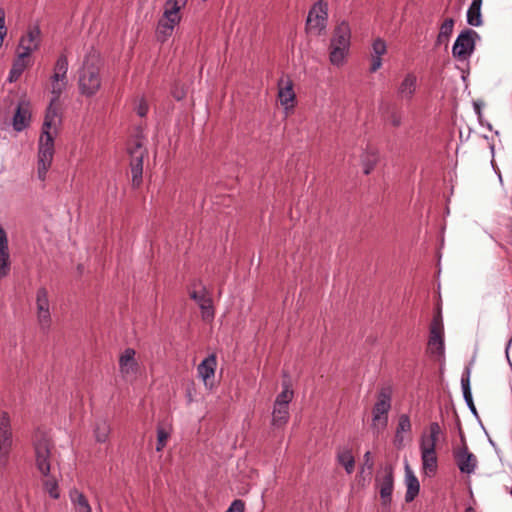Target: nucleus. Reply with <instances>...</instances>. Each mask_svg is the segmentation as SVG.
Listing matches in <instances>:
<instances>
[{"label":"nucleus","mask_w":512,"mask_h":512,"mask_svg":"<svg viewBox=\"0 0 512 512\" xmlns=\"http://www.w3.org/2000/svg\"><path fill=\"white\" fill-rule=\"evenodd\" d=\"M52 98L46 109L41 135L38 141L37 176L44 181L54 157V140L61 123L59 99L67 89L68 81H50Z\"/></svg>","instance_id":"obj_1"},{"label":"nucleus","mask_w":512,"mask_h":512,"mask_svg":"<svg viewBox=\"0 0 512 512\" xmlns=\"http://www.w3.org/2000/svg\"><path fill=\"white\" fill-rule=\"evenodd\" d=\"M102 60L98 53L86 55L78 75V90L86 98L96 96L102 88Z\"/></svg>","instance_id":"obj_2"},{"label":"nucleus","mask_w":512,"mask_h":512,"mask_svg":"<svg viewBox=\"0 0 512 512\" xmlns=\"http://www.w3.org/2000/svg\"><path fill=\"white\" fill-rule=\"evenodd\" d=\"M442 430L438 422H431L428 431L422 432L419 439L422 474L433 477L438 469L437 442Z\"/></svg>","instance_id":"obj_3"},{"label":"nucleus","mask_w":512,"mask_h":512,"mask_svg":"<svg viewBox=\"0 0 512 512\" xmlns=\"http://www.w3.org/2000/svg\"><path fill=\"white\" fill-rule=\"evenodd\" d=\"M35 464L37 470L45 477L49 476L51 469V451L53 444L50 436L38 429L32 436Z\"/></svg>","instance_id":"obj_4"},{"label":"nucleus","mask_w":512,"mask_h":512,"mask_svg":"<svg viewBox=\"0 0 512 512\" xmlns=\"http://www.w3.org/2000/svg\"><path fill=\"white\" fill-rule=\"evenodd\" d=\"M127 152L130 156L132 185L139 187L142 183L143 159L147 156L144 137L141 135L132 137L127 144Z\"/></svg>","instance_id":"obj_5"},{"label":"nucleus","mask_w":512,"mask_h":512,"mask_svg":"<svg viewBox=\"0 0 512 512\" xmlns=\"http://www.w3.org/2000/svg\"><path fill=\"white\" fill-rule=\"evenodd\" d=\"M392 404V390L390 387L382 388L372 408V428L378 433L385 430L388 425V414Z\"/></svg>","instance_id":"obj_6"},{"label":"nucleus","mask_w":512,"mask_h":512,"mask_svg":"<svg viewBox=\"0 0 512 512\" xmlns=\"http://www.w3.org/2000/svg\"><path fill=\"white\" fill-rule=\"evenodd\" d=\"M183 7L164 4V11L158 20L156 27V38L164 43L170 38L176 26L181 21V10Z\"/></svg>","instance_id":"obj_7"},{"label":"nucleus","mask_w":512,"mask_h":512,"mask_svg":"<svg viewBox=\"0 0 512 512\" xmlns=\"http://www.w3.org/2000/svg\"><path fill=\"white\" fill-rule=\"evenodd\" d=\"M294 396L293 390L290 389L288 383H283V390L277 395L273 410L271 424L275 428L284 427L290 418L289 404Z\"/></svg>","instance_id":"obj_8"},{"label":"nucleus","mask_w":512,"mask_h":512,"mask_svg":"<svg viewBox=\"0 0 512 512\" xmlns=\"http://www.w3.org/2000/svg\"><path fill=\"white\" fill-rule=\"evenodd\" d=\"M428 352L439 361L445 359L444 325L440 314L433 317L429 329Z\"/></svg>","instance_id":"obj_9"},{"label":"nucleus","mask_w":512,"mask_h":512,"mask_svg":"<svg viewBox=\"0 0 512 512\" xmlns=\"http://www.w3.org/2000/svg\"><path fill=\"white\" fill-rule=\"evenodd\" d=\"M479 37L478 33L472 29L463 30L456 38L452 55L459 61H466L470 58L475 49V41Z\"/></svg>","instance_id":"obj_10"},{"label":"nucleus","mask_w":512,"mask_h":512,"mask_svg":"<svg viewBox=\"0 0 512 512\" xmlns=\"http://www.w3.org/2000/svg\"><path fill=\"white\" fill-rule=\"evenodd\" d=\"M328 18L327 4L323 1L316 2L310 9L307 21L306 29L309 33L314 35H321L326 29Z\"/></svg>","instance_id":"obj_11"},{"label":"nucleus","mask_w":512,"mask_h":512,"mask_svg":"<svg viewBox=\"0 0 512 512\" xmlns=\"http://www.w3.org/2000/svg\"><path fill=\"white\" fill-rule=\"evenodd\" d=\"M37 323L43 332H48L52 325L50 302L46 288L41 287L36 292Z\"/></svg>","instance_id":"obj_12"},{"label":"nucleus","mask_w":512,"mask_h":512,"mask_svg":"<svg viewBox=\"0 0 512 512\" xmlns=\"http://www.w3.org/2000/svg\"><path fill=\"white\" fill-rule=\"evenodd\" d=\"M196 285L197 282H194L191 286L196 288ZM189 296L198 304L203 320L209 321L214 318L212 298L210 297L209 292L205 286H201L199 290L190 289Z\"/></svg>","instance_id":"obj_13"},{"label":"nucleus","mask_w":512,"mask_h":512,"mask_svg":"<svg viewBox=\"0 0 512 512\" xmlns=\"http://www.w3.org/2000/svg\"><path fill=\"white\" fill-rule=\"evenodd\" d=\"M41 45V29L38 24L30 25L18 44V52L30 56Z\"/></svg>","instance_id":"obj_14"},{"label":"nucleus","mask_w":512,"mask_h":512,"mask_svg":"<svg viewBox=\"0 0 512 512\" xmlns=\"http://www.w3.org/2000/svg\"><path fill=\"white\" fill-rule=\"evenodd\" d=\"M454 459L461 473L470 475L475 472L478 461L466 444L454 451Z\"/></svg>","instance_id":"obj_15"},{"label":"nucleus","mask_w":512,"mask_h":512,"mask_svg":"<svg viewBox=\"0 0 512 512\" xmlns=\"http://www.w3.org/2000/svg\"><path fill=\"white\" fill-rule=\"evenodd\" d=\"M376 486L379 488V493L382 501V505L389 506L392 501V492L394 487L393 471L390 467H386L383 470L381 476H377Z\"/></svg>","instance_id":"obj_16"},{"label":"nucleus","mask_w":512,"mask_h":512,"mask_svg":"<svg viewBox=\"0 0 512 512\" xmlns=\"http://www.w3.org/2000/svg\"><path fill=\"white\" fill-rule=\"evenodd\" d=\"M135 355L133 348H126L119 357V372L124 379L134 378L138 373L139 365Z\"/></svg>","instance_id":"obj_17"},{"label":"nucleus","mask_w":512,"mask_h":512,"mask_svg":"<svg viewBox=\"0 0 512 512\" xmlns=\"http://www.w3.org/2000/svg\"><path fill=\"white\" fill-rule=\"evenodd\" d=\"M30 122V103L25 100L20 101L12 117V127L16 132H22L30 126Z\"/></svg>","instance_id":"obj_18"},{"label":"nucleus","mask_w":512,"mask_h":512,"mask_svg":"<svg viewBox=\"0 0 512 512\" xmlns=\"http://www.w3.org/2000/svg\"><path fill=\"white\" fill-rule=\"evenodd\" d=\"M12 446V429L10 417L7 412L0 416V454L8 455Z\"/></svg>","instance_id":"obj_19"},{"label":"nucleus","mask_w":512,"mask_h":512,"mask_svg":"<svg viewBox=\"0 0 512 512\" xmlns=\"http://www.w3.org/2000/svg\"><path fill=\"white\" fill-rule=\"evenodd\" d=\"M417 87V76L412 72L407 73L397 87V97L400 100L411 101L416 93Z\"/></svg>","instance_id":"obj_20"},{"label":"nucleus","mask_w":512,"mask_h":512,"mask_svg":"<svg viewBox=\"0 0 512 512\" xmlns=\"http://www.w3.org/2000/svg\"><path fill=\"white\" fill-rule=\"evenodd\" d=\"M351 45V28L348 22H340L334 29L330 46L349 48Z\"/></svg>","instance_id":"obj_21"},{"label":"nucleus","mask_w":512,"mask_h":512,"mask_svg":"<svg viewBox=\"0 0 512 512\" xmlns=\"http://www.w3.org/2000/svg\"><path fill=\"white\" fill-rule=\"evenodd\" d=\"M405 485H406V494L405 501L412 502L420 491V483L410 465L406 462L405 464Z\"/></svg>","instance_id":"obj_22"},{"label":"nucleus","mask_w":512,"mask_h":512,"mask_svg":"<svg viewBox=\"0 0 512 512\" xmlns=\"http://www.w3.org/2000/svg\"><path fill=\"white\" fill-rule=\"evenodd\" d=\"M387 52L386 42L382 38H377L372 43L371 66L369 71L375 73L382 66V56Z\"/></svg>","instance_id":"obj_23"},{"label":"nucleus","mask_w":512,"mask_h":512,"mask_svg":"<svg viewBox=\"0 0 512 512\" xmlns=\"http://www.w3.org/2000/svg\"><path fill=\"white\" fill-rule=\"evenodd\" d=\"M217 367L216 356L211 354L201 361L197 367L198 376L203 380L205 386H208L209 380L215 375Z\"/></svg>","instance_id":"obj_24"},{"label":"nucleus","mask_w":512,"mask_h":512,"mask_svg":"<svg viewBox=\"0 0 512 512\" xmlns=\"http://www.w3.org/2000/svg\"><path fill=\"white\" fill-rule=\"evenodd\" d=\"M412 430L411 420L408 414H401L398 417V422L394 435V445L396 448L401 449L404 446V434L410 433Z\"/></svg>","instance_id":"obj_25"},{"label":"nucleus","mask_w":512,"mask_h":512,"mask_svg":"<svg viewBox=\"0 0 512 512\" xmlns=\"http://www.w3.org/2000/svg\"><path fill=\"white\" fill-rule=\"evenodd\" d=\"M279 102L285 109H288L293 106V102L295 100V93L293 90V83L291 80H281L279 82V91H278Z\"/></svg>","instance_id":"obj_26"},{"label":"nucleus","mask_w":512,"mask_h":512,"mask_svg":"<svg viewBox=\"0 0 512 512\" xmlns=\"http://www.w3.org/2000/svg\"><path fill=\"white\" fill-rule=\"evenodd\" d=\"M68 66L69 64L66 55L61 54L55 62L50 81H68Z\"/></svg>","instance_id":"obj_27"},{"label":"nucleus","mask_w":512,"mask_h":512,"mask_svg":"<svg viewBox=\"0 0 512 512\" xmlns=\"http://www.w3.org/2000/svg\"><path fill=\"white\" fill-rule=\"evenodd\" d=\"M482 0H472L467 10V23L473 27H479L482 25V14H481Z\"/></svg>","instance_id":"obj_28"},{"label":"nucleus","mask_w":512,"mask_h":512,"mask_svg":"<svg viewBox=\"0 0 512 512\" xmlns=\"http://www.w3.org/2000/svg\"><path fill=\"white\" fill-rule=\"evenodd\" d=\"M69 497L76 512H92V508L87 497L78 489L74 488L70 490Z\"/></svg>","instance_id":"obj_29"},{"label":"nucleus","mask_w":512,"mask_h":512,"mask_svg":"<svg viewBox=\"0 0 512 512\" xmlns=\"http://www.w3.org/2000/svg\"><path fill=\"white\" fill-rule=\"evenodd\" d=\"M337 462L342 465L347 474H351L355 468V459L349 448H339L337 450Z\"/></svg>","instance_id":"obj_30"},{"label":"nucleus","mask_w":512,"mask_h":512,"mask_svg":"<svg viewBox=\"0 0 512 512\" xmlns=\"http://www.w3.org/2000/svg\"><path fill=\"white\" fill-rule=\"evenodd\" d=\"M349 48L329 46V61L333 66L342 67L349 54Z\"/></svg>","instance_id":"obj_31"},{"label":"nucleus","mask_w":512,"mask_h":512,"mask_svg":"<svg viewBox=\"0 0 512 512\" xmlns=\"http://www.w3.org/2000/svg\"><path fill=\"white\" fill-rule=\"evenodd\" d=\"M461 386H462L464 400H465L467 406L470 408V410L475 414L476 408L474 406L473 398H472V394H471L470 369L469 368H467L465 371V374L462 375Z\"/></svg>","instance_id":"obj_32"},{"label":"nucleus","mask_w":512,"mask_h":512,"mask_svg":"<svg viewBox=\"0 0 512 512\" xmlns=\"http://www.w3.org/2000/svg\"><path fill=\"white\" fill-rule=\"evenodd\" d=\"M111 428L105 419H99L95 422L94 436L97 442L104 443L108 440Z\"/></svg>","instance_id":"obj_33"},{"label":"nucleus","mask_w":512,"mask_h":512,"mask_svg":"<svg viewBox=\"0 0 512 512\" xmlns=\"http://www.w3.org/2000/svg\"><path fill=\"white\" fill-rule=\"evenodd\" d=\"M454 28V19L447 18L441 25L439 34L437 36V44L447 42L451 36Z\"/></svg>","instance_id":"obj_34"},{"label":"nucleus","mask_w":512,"mask_h":512,"mask_svg":"<svg viewBox=\"0 0 512 512\" xmlns=\"http://www.w3.org/2000/svg\"><path fill=\"white\" fill-rule=\"evenodd\" d=\"M378 161V155L375 152H367L362 159L363 172L368 175L374 169Z\"/></svg>","instance_id":"obj_35"},{"label":"nucleus","mask_w":512,"mask_h":512,"mask_svg":"<svg viewBox=\"0 0 512 512\" xmlns=\"http://www.w3.org/2000/svg\"><path fill=\"white\" fill-rule=\"evenodd\" d=\"M170 436V432L163 427L157 428V445L156 451H161L166 446L167 440Z\"/></svg>","instance_id":"obj_36"},{"label":"nucleus","mask_w":512,"mask_h":512,"mask_svg":"<svg viewBox=\"0 0 512 512\" xmlns=\"http://www.w3.org/2000/svg\"><path fill=\"white\" fill-rule=\"evenodd\" d=\"M29 57L30 56H28L26 54L18 52L17 57L14 60L12 67L14 69H16L17 71H19L20 73H23L24 70L28 66V59H29Z\"/></svg>","instance_id":"obj_37"},{"label":"nucleus","mask_w":512,"mask_h":512,"mask_svg":"<svg viewBox=\"0 0 512 512\" xmlns=\"http://www.w3.org/2000/svg\"><path fill=\"white\" fill-rule=\"evenodd\" d=\"M44 488L53 499L59 498L60 494H59L58 482L56 479H47L44 482Z\"/></svg>","instance_id":"obj_38"},{"label":"nucleus","mask_w":512,"mask_h":512,"mask_svg":"<svg viewBox=\"0 0 512 512\" xmlns=\"http://www.w3.org/2000/svg\"><path fill=\"white\" fill-rule=\"evenodd\" d=\"M10 271L9 253L0 254V279L8 275Z\"/></svg>","instance_id":"obj_39"},{"label":"nucleus","mask_w":512,"mask_h":512,"mask_svg":"<svg viewBox=\"0 0 512 512\" xmlns=\"http://www.w3.org/2000/svg\"><path fill=\"white\" fill-rule=\"evenodd\" d=\"M148 110H149V108H148V104H147L146 100L144 98H140L135 107V111H136L137 115L140 117H145L148 113Z\"/></svg>","instance_id":"obj_40"},{"label":"nucleus","mask_w":512,"mask_h":512,"mask_svg":"<svg viewBox=\"0 0 512 512\" xmlns=\"http://www.w3.org/2000/svg\"><path fill=\"white\" fill-rule=\"evenodd\" d=\"M9 253L8 239L4 228L0 225V254Z\"/></svg>","instance_id":"obj_41"},{"label":"nucleus","mask_w":512,"mask_h":512,"mask_svg":"<svg viewBox=\"0 0 512 512\" xmlns=\"http://www.w3.org/2000/svg\"><path fill=\"white\" fill-rule=\"evenodd\" d=\"M7 34V28L5 26V10L0 8V48L2 47L4 37Z\"/></svg>","instance_id":"obj_42"},{"label":"nucleus","mask_w":512,"mask_h":512,"mask_svg":"<svg viewBox=\"0 0 512 512\" xmlns=\"http://www.w3.org/2000/svg\"><path fill=\"white\" fill-rule=\"evenodd\" d=\"M244 502L240 499L234 500L226 512H244Z\"/></svg>","instance_id":"obj_43"},{"label":"nucleus","mask_w":512,"mask_h":512,"mask_svg":"<svg viewBox=\"0 0 512 512\" xmlns=\"http://www.w3.org/2000/svg\"><path fill=\"white\" fill-rule=\"evenodd\" d=\"M22 75V73H20L19 71H17L16 69H14L13 67L11 68L10 72H9V76H8V81L9 82H14V81H17L18 78Z\"/></svg>","instance_id":"obj_44"},{"label":"nucleus","mask_w":512,"mask_h":512,"mask_svg":"<svg viewBox=\"0 0 512 512\" xmlns=\"http://www.w3.org/2000/svg\"><path fill=\"white\" fill-rule=\"evenodd\" d=\"M165 3H167L168 5H173V6H180V7H185L188 3V0H165Z\"/></svg>","instance_id":"obj_45"},{"label":"nucleus","mask_w":512,"mask_h":512,"mask_svg":"<svg viewBox=\"0 0 512 512\" xmlns=\"http://www.w3.org/2000/svg\"><path fill=\"white\" fill-rule=\"evenodd\" d=\"M474 110H475V113L477 114L478 116V119H479V122L482 126H484L483 122H482V107L479 103H474Z\"/></svg>","instance_id":"obj_46"},{"label":"nucleus","mask_w":512,"mask_h":512,"mask_svg":"<svg viewBox=\"0 0 512 512\" xmlns=\"http://www.w3.org/2000/svg\"><path fill=\"white\" fill-rule=\"evenodd\" d=\"M364 460H365V463L369 466V468H371L373 466V463L371 461V453L369 451H367L364 454Z\"/></svg>","instance_id":"obj_47"},{"label":"nucleus","mask_w":512,"mask_h":512,"mask_svg":"<svg viewBox=\"0 0 512 512\" xmlns=\"http://www.w3.org/2000/svg\"><path fill=\"white\" fill-rule=\"evenodd\" d=\"M391 123L394 125V126H399L401 124V118L400 116L398 115H393L392 118H391Z\"/></svg>","instance_id":"obj_48"},{"label":"nucleus","mask_w":512,"mask_h":512,"mask_svg":"<svg viewBox=\"0 0 512 512\" xmlns=\"http://www.w3.org/2000/svg\"><path fill=\"white\" fill-rule=\"evenodd\" d=\"M485 126L489 129V130H492V125L490 123H486Z\"/></svg>","instance_id":"obj_49"},{"label":"nucleus","mask_w":512,"mask_h":512,"mask_svg":"<svg viewBox=\"0 0 512 512\" xmlns=\"http://www.w3.org/2000/svg\"><path fill=\"white\" fill-rule=\"evenodd\" d=\"M506 357H507V358H508V360L510 361L508 350L506 351Z\"/></svg>","instance_id":"obj_50"}]
</instances>
